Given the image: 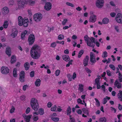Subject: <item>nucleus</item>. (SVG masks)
Masks as SVG:
<instances>
[{
    "mask_svg": "<svg viewBox=\"0 0 122 122\" xmlns=\"http://www.w3.org/2000/svg\"><path fill=\"white\" fill-rule=\"evenodd\" d=\"M38 48L37 46L34 45L31 48L30 51L31 56L32 58L34 59H37L40 56V51Z\"/></svg>",
    "mask_w": 122,
    "mask_h": 122,
    "instance_id": "1",
    "label": "nucleus"
},
{
    "mask_svg": "<svg viewBox=\"0 0 122 122\" xmlns=\"http://www.w3.org/2000/svg\"><path fill=\"white\" fill-rule=\"evenodd\" d=\"M30 104L32 108L35 111H37L38 110L39 106L37 99L34 98H32L30 101Z\"/></svg>",
    "mask_w": 122,
    "mask_h": 122,
    "instance_id": "2",
    "label": "nucleus"
},
{
    "mask_svg": "<svg viewBox=\"0 0 122 122\" xmlns=\"http://www.w3.org/2000/svg\"><path fill=\"white\" fill-rule=\"evenodd\" d=\"M90 61L91 62V65H94L96 62V59L95 55L93 52H90Z\"/></svg>",
    "mask_w": 122,
    "mask_h": 122,
    "instance_id": "3",
    "label": "nucleus"
},
{
    "mask_svg": "<svg viewBox=\"0 0 122 122\" xmlns=\"http://www.w3.org/2000/svg\"><path fill=\"white\" fill-rule=\"evenodd\" d=\"M35 40V37L33 34H30L29 36L28 39L30 45H32L34 43Z\"/></svg>",
    "mask_w": 122,
    "mask_h": 122,
    "instance_id": "4",
    "label": "nucleus"
},
{
    "mask_svg": "<svg viewBox=\"0 0 122 122\" xmlns=\"http://www.w3.org/2000/svg\"><path fill=\"white\" fill-rule=\"evenodd\" d=\"M86 43L88 46L92 47L94 48L95 45L93 44V43H95V39L93 37H91V39H89Z\"/></svg>",
    "mask_w": 122,
    "mask_h": 122,
    "instance_id": "5",
    "label": "nucleus"
},
{
    "mask_svg": "<svg viewBox=\"0 0 122 122\" xmlns=\"http://www.w3.org/2000/svg\"><path fill=\"white\" fill-rule=\"evenodd\" d=\"M40 14H35L33 16V19L36 21L38 22L40 21L42 18V14L40 13Z\"/></svg>",
    "mask_w": 122,
    "mask_h": 122,
    "instance_id": "6",
    "label": "nucleus"
},
{
    "mask_svg": "<svg viewBox=\"0 0 122 122\" xmlns=\"http://www.w3.org/2000/svg\"><path fill=\"white\" fill-rule=\"evenodd\" d=\"M115 19L117 23L122 24V14L121 13L118 14L115 17Z\"/></svg>",
    "mask_w": 122,
    "mask_h": 122,
    "instance_id": "7",
    "label": "nucleus"
},
{
    "mask_svg": "<svg viewBox=\"0 0 122 122\" xmlns=\"http://www.w3.org/2000/svg\"><path fill=\"white\" fill-rule=\"evenodd\" d=\"M1 71L3 74H6L9 72V70L7 67L3 66L1 68Z\"/></svg>",
    "mask_w": 122,
    "mask_h": 122,
    "instance_id": "8",
    "label": "nucleus"
},
{
    "mask_svg": "<svg viewBox=\"0 0 122 122\" xmlns=\"http://www.w3.org/2000/svg\"><path fill=\"white\" fill-rule=\"evenodd\" d=\"M103 0H97L96 3L97 7L99 8H102L103 5Z\"/></svg>",
    "mask_w": 122,
    "mask_h": 122,
    "instance_id": "9",
    "label": "nucleus"
},
{
    "mask_svg": "<svg viewBox=\"0 0 122 122\" xmlns=\"http://www.w3.org/2000/svg\"><path fill=\"white\" fill-rule=\"evenodd\" d=\"M19 75V79L20 81L22 82H24L25 81V72L24 71H21L20 72Z\"/></svg>",
    "mask_w": 122,
    "mask_h": 122,
    "instance_id": "10",
    "label": "nucleus"
},
{
    "mask_svg": "<svg viewBox=\"0 0 122 122\" xmlns=\"http://www.w3.org/2000/svg\"><path fill=\"white\" fill-rule=\"evenodd\" d=\"M18 2L19 6L21 8H23L25 4L27 3V1L25 0H18Z\"/></svg>",
    "mask_w": 122,
    "mask_h": 122,
    "instance_id": "11",
    "label": "nucleus"
},
{
    "mask_svg": "<svg viewBox=\"0 0 122 122\" xmlns=\"http://www.w3.org/2000/svg\"><path fill=\"white\" fill-rule=\"evenodd\" d=\"M52 5L50 2L46 3L44 7V9L46 10H49L51 8Z\"/></svg>",
    "mask_w": 122,
    "mask_h": 122,
    "instance_id": "12",
    "label": "nucleus"
},
{
    "mask_svg": "<svg viewBox=\"0 0 122 122\" xmlns=\"http://www.w3.org/2000/svg\"><path fill=\"white\" fill-rule=\"evenodd\" d=\"M89 59V56L87 55H86L84 58L83 61V65L84 66H86L87 65Z\"/></svg>",
    "mask_w": 122,
    "mask_h": 122,
    "instance_id": "13",
    "label": "nucleus"
},
{
    "mask_svg": "<svg viewBox=\"0 0 122 122\" xmlns=\"http://www.w3.org/2000/svg\"><path fill=\"white\" fill-rule=\"evenodd\" d=\"M28 21L27 18L26 19L25 18H24L22 20V21L21 23L22 24V26L23 25V26L25 27H27L28 26Z\"/></svg>",
    "mask_w": 122,
    "mask_h": 122,
    "instance_id": "14",
    "label": "nucleus"
},
{
    "mask_svg": "<svg viewBox=\"0 0 122 122\" xmlns=\"http://www.w3.org/2000/svg\"><path fill=\"white\" fill-rule=\"evenodd\" d=\"M115 87H116L118 89H120L122 88V84L119 82L117 80L115 81L114 83Z\"/></svg>",
    "mask_w": 122,
    "mask_h": 122,
    "instance_id": "15",
    "label": "nucleus"
},
{
    "mask_svg": "<svg viewBox=\"0 0 122 122\" xmlns=\"http://www.w3.org/2000/svg\"><path fill=\"white\" fill-rule=\"evenodd\" d=\"M96 16L94 15H93L90 16L89 21L90 22H94L96 21Z\"/></svg>",
    "mask_w": 122,
    "mask_h": 122,
    "instance_id": "16",
    "label": "nucleus"
},
{
    "mask_svg": "<svg viewBox=\"0 0 122 122\" xmlns=\"http://www.w3.org/2000/svg\"><path fill=\"white\" fill-rule=\"evenodd\" d=\"M23 117L24 118L26 122H29L30 121V119L31 118L32 115H30L28 116H25L23 115Z\"/></svg>",
    "mask_w": 122,
    "mask_h": 122,
    "instance_id": "17",
    "label": "nucleus"
},
{
    "mask_svg": "<svg viewBox=\"0 0 122 122\" xmlns=\"http://www.w3.org/2000/svg\"><path fill=\"white\" fill-rule=\"evenodd\" d=\"M62 59L65 61L68 62L70 60V58L68 55H64L62 56Z\"/></svg>",
    "mask_w": 122,
    "mask_h": 122,
    "instance_id": "18",
    "label": "nucleus"
},
{
    "mask_svg": "<svg viewBox=\"0 0 122 122\" xmlns=\"http://www.w3.org/2000/svg\"><path fill=\"white\" fill-rule=\"evenodd\" d=\"M2 10L3 11V14L4 15H5L8 13L9 11L8 8L6 7H5L2 9Z\"/></svg>",
    "mask_w": 122,
    "mask_h": 122,
    "instance_id": "19",
    "label": "nucleus"
},
{
    "mask_svg": "<svg viewBox=\"0 0 122 122\" xmlns=\"http://www.w3.org/2000/svg\"><path fill=\"white\" fill-rule=\"evenodd\" d=\"M109 22V20L107 17L104 18L102 20V23L104 24H107Z\"/></svg>",
    "mask_w": 122,
    "mask_h": 122,
    "instance_id": "20",
    "label": "nucleus"
},
{
    "mask_svg": "<svg viewBox=\"0 0 122 122\" xmlns=\"http://www.w3.org/2000/svg\"><path fill=\"white\" fill-rule=\"evenodd\" d=\"M41 80L40 79H37L35 82V85L36 87L39 86L41 84Z\"/></svg>",
    "mask_w": 122,
    "mask_h": 122,
    "instance_id": "21",
    "label": "nucleus"
},
{
    "mask_svg": "<svg viewBox=\"0 0 122 122\" xmlns=\"http://www.w3.org/2000/svg\"><path fill=\"white\" fill-rule=\"evenodd\" d=\"M6 53L9 56H10L11 55V49L10 47H7L6 48Z\"/></svg>",
    "mask_w": 122,
    "mask_h": 122,
    "instance_id": "22",
    "label": "nucleus"
},
{
    "mask_svg": "<svg viewBox=\"0 0 122 122\" xmlns=\"http://www.w3.org/2000/svg\"><path fill=\"white\" fill-rule=\"evenodd\" d=\"M110 97L106 96L105 97L103 98V101L102 102V104H105L107 102V100H110Z\"/></svg>",
    "mask_w": 122,
    "mask_h": 122,
    "instance_id": "23",
    "label": "nucleus"
},
{
    "mask_svg": "<svg viewBox=\"0 0 122 122\" xmlns=\"http://www.w3.org/2000/svg\"><path fill=\"white\" fill-rule=\"evenodd\" d=\"M119 93H118V98L120 101L122 102V91H120Z\"/></svg>",
    "mask_w": 122,
    "mask_h": 122,
    "instance_id": "24",
    "label": "nucleus"
},
{
    "mask_svg": "<svg viewBox=\"0 0 122 122\" xmlns=\"http://www.w3.org/2000/svg\"><path fill=\"white\" fill-rule=\"evenodd\" d=\"M17 30H15V31L12 32L11 35L13 38H14L17 36Z\"/></svg>",
    "mask_w": 122,
    "mask_h": 122,
    "instance_id": "25",
    "label": "nucleus"
},
{
    "mask_svg": "<svg viewBox=\"0 0 122 122\" xmlns=\"http://www.w3.org/2000/svg\"><path fill=\"white\" fill-rule=\"evenodd\" d=\"M16 61V56L15 55H13L11 57V63H15Z\"/></svg>",
    "mask_w": 122,
    "mask_h": 122,
    "instance_id": "26",
    "label": "nucleus"
},
{
    "mask_svg": "<svg viewBox=\"0 0 122 122\" xmlns=\"http://www.w3.org/2000/svg\"><path fill=\"white\" fill-rule=\"evenodd\" d=\"M18 19L19 25L20 26H22V24H21V23L23 20L22 17L21 16H19L18 18Z\"/></svg>",
    "mask_w": 122,
    "mask_h": 122,
    "instance_id": "27",
    "label": "nucleus"
},
{
    "mask_svg": "<svg viewBox=\"0 0 122 122\" xmlns=\"http://www.w3.org/2000/svg\"><path fill=\"white\" fill-rule=\"evenodd\" d=\"M24 67L25 70H28L29 69L30 66L28 62H26L24 64Z\"/></svg>",
    "mask_w": 122,
    "mask_h": 122,
    "instance_id": "28",
    "label": "nucleus"
},
{
    "mask_svg": "<svg viewBox=\"0 0 122 122\" xmlns=\"http://www.w3.org/2000/svg\"><path fill=\"white\" fill-rule=\"evenodd\" d=\"M100 81H95L94 85H97V89H100L101 87Z\"/></svg>",
    "mask_w": 122,
    "mask_h": 122,
    "instance_id": "29",
    "label": "nucleus"
},
{
    "mask_svg": "<svg viewBox=\"0 0 122 122\" xmlns=\"http://www.w3.org/2000/svg\"><path fill=\"white\" fill-rule=\"evenodd\" d=\"M27 31L26 30H25L21 34V38L22 39H23L25 37V35L27 33Z\"/></svg>",
    "mask_w": 122,
    "mask_h": 122,
    "instance_id": "30",
    "label": "nucleus"
},
{
    "mask_svg": "<svg viewBox=\"0 0 122 122\" xmlns=\"http://www.w3.org/2000/svg\"><path fill=\"white\" fill-rule=\"evenodd\" d=\"M84 53V51L83 50H80L78 54V58H81Z\"/></svg>",
    "mask_w": 122,
    "mask_h": 122,
    "instance_id": "31",
    "label": "nucleus"
},
{
    "mask_svg": "<svg viewBox=\"0 0 122 122\" xmlns=\"http://www.w3.org/2000/svg\"><path fill=\"white\" fill-rule=\"evenodd\" d=\"M38 112L39 114L41 115H43L44 113V109L42 108H40L38 111Z\"/></svg>",
    "mask_w": 122,
    "mask_h": 122,
    "instance_id": "32",
    "label": "nucleus"
},
{
    "mask_svg": "<svg viewBox=\"0 0 122 122\" xmlns=\"http://www.w3.org/2000/svg\"><path fill=\"white\" fill-rule=\"evenodd\" d=\"M67 112V115L68 116L70 115V114L71 112V107L70 106H68V107Z\"/></svg>",
    "mask_w": 122,
    "mask_h": 122,
    "instance_id": "33",
    "label": "nucleus"
},
{
    "mask_svg": "<svg viewBox=\"0 0 122 122\" xmlns=\"http://www.w3.org/2000/svg\"><path fill=\"white\" fill-rule=\"evenodd\" d=\"M8 21L7 20L5 21L3 25L4 28L5 29L7 28L8 26Z\"/></svg>",
    "mask_w": 122,
    "mask_h": 122,
    "instance_id": "34",
    "label": "nucleus"
},
{
    "mask_svg": "<svg viewBox=\"0 0 122 122\" xmlns=\"http://www.w3.org/2000/svg\"><path fill=\"white\" fill-rule=\"evenodd\" d=\"M79 90L81 92H82L83 91V85L81 84H80L79 85Z\"/></svg>",
    "mask_w": 122,
    "mask_h": 122,
    "instance_id": "35",
    "label": "nucleus"
},
{
    "mask_svg": "<svg viewBox=\"0 0 122 122\" xmlns=\"http://www.w3.org/2000/svg\"><path fill=\"white\" fill-rule=\"evenodd\" d=\"M82 110L83 113L85 114H86L87 115H88L89 113L88 110L85 108H84L82 109Z\"/></svg>",
    "mask_w": 122,
    "mask_h": 122,
    "instance_id": "36",
    "label": "nucleus"
},
{
    "mask_svg": "<svg viewBox=\"0 0 122 122\" xmlns=\"http://www.w3.org/2000/svg\"><path fill=\"white\" fill-rule=\"evenodd\" d=\"M118 78L119 81L121 82H122V75L120 72L118 73Z\"/></svg>",
    "mask_w": 122,
    "mask_h": 122,
    "instance_id": "37",
    "label": "nucleus"
},
{
    "mask_svg": "<svg viewBox=\"0 0 122 122\" xmlns=\"http://www.w3.org/2000/svg\"><path fill=\"white\" fill-rule=\"evenodd\" d=\"M99 120L100 122H106L107 120L106 118L104 117L100 118Z\"/></svg>",
    "mask_w": 122,
    "mask_h": 122,
    "instance_id": "38",
    "label": "nucleus"
},
{
    "mask_svg": "<svg viewBox=\"0 0 122 122\" xmlns=\"http://www.w3.org/2000/svg\"><path fill=\"white\" fill-rule=\"evenodd\" d=\"M96 102V105L97 107H99L100 106V102L99 100L96 98L94 99Z\"/></svg>",
    "mask_w": 122,
    "mask_h": 122,
    "instance_id": "39",
    "label": "nucleus"
},
{
    "mask_svg": "<svg viewBox=\"0 0 122 122\" xmlns=\"http://www.w3.org/2000/svg\"><path fill=\"white\" fill-rule=\"evenodd\" d=\"M13 75L15 77H17V70L15 69H14L13 71Z\"/></svg>",
    "mask_w": 122,
    "mask_h": 122,
    "instance_id": "40",
    "label": "nucleus"
},
{
    "mask_svg": "<svg viewBox=\"0 0 122 122\" xmlns=\"http://www.w3.org/2000/svg\"><path fill=\"white\" fill-rule=\"evenodd\" d=\"M51 120L54 122H57L59 120V118L58 117H52Z\"/></svg>",
    "mask_w": 122,
    "mask_h": 122,
    "instance_id": "41",
    "label": "nucleus"
},
{
    "mask_svg": "<svg viewBox=\"0 0 122 122\" xmlns=\"http://www.w3.org/2000/svg\"><path fill=\"white\" fill-rule=\"evenodd\" d=\"M27 2L31 5H33L35 4V2L34 1L32 0H28Z\"/></svg>",
    "mask_w": 122,
    "mask_h": 122,
    "instance_id": "42",
    "label": "nucleus"
},
{
    "mask_svg": "<svg viewBox=\"0 0 122 122\" xmlns=\"http://www.w3.org/2000/svg\"><path fill=\"white\" fill-rule=\"evenodd\" d=\"M84 38L85 40V41L86 42L88 41L89 39H91V38H89L87 35L85 36H84Z\"/></svg>",
    "mask_w": 122,
    "mask_h": 122,
    "instance_id": "43",
    "label": "nucleus"
},
{
    "mask_svg": "<svg viewBox=\"0 0 122 122\" xmlns=\"http://www.w3.org/2000/svg\"><path fill=\"white\" fill-rule=\"evenodd\" d=\"M107 56V53L106 51L104 52L102 54V58H105Z\"/></svg>",
    "mask_w": 122,
    "mask_h": 122,
    "instance_id": "44",
    "label": "nucleus"
},
{
    "mask_svg": "<svg viewBox=\"0 0 122 122\" xmlns=\"http://www.w3.org/2000/svg\"><path fill=\"white\" fill-rule=\"evenodd\" d=\"M64 38V36L63 35H59L58 37V39L59 40H61Z\"/></svg>",
    "mask_w": 122,
    "mask_h": 122,
    "instance_id": "45",
    "label": "nucleus"
},
{
    "mask_svg": "<svg viewBox=\"0 0 122 122\" xmlns=\"http://www.w3.org/2000/svg\"><path fill=\"white\" fill-rule=\"evenodd\" d=\"M67 76L68 79L69 81H72V78L71 75L69 74L67 75Z\"/></svg>",
    "mask_w": 122,
    "mask_h": 122,
    "instance_id": "46",
    "label": "nucleus"
},
{
    "mask_svg": "<svg viewBox=\"0 0 122 122\" xmlns=\"http://www.w3.org/2000/svg\"><path fill=\"white\" fill-rule=\"evenodd\" d=\"M56 42H53L52 43L51 45V47L53 48L55 47L56 46Z\"/></svg>",
    "mask_w": 122,
    "mask_h": 122,
    "instance_id": "47",
    "label": "nucleus"
},
{
    "mask_svg": "<svg viewBox=\"0 0 122 122\" xmlns=\"http://www.w3.org/2000/svg\"><path fill=\"white\" fill-rule=\"evenodd\" d=\"M71 116H70V120L69 121V122H76L74 118L73 117H71Z\"/></svg>",
    "mask_w": 122,
    "mask_h": 122,
    "instance_id": "48",
    "label": "nucleus"
},
{
    "mask_svg": "<svg viewBox=\"0 0 122 122\" xmlns=\"http://www.w3.org/2000/svg\"><path fill=\"white\" fill-rule=\"evenodd\" d=\"M60 73V71L59 70H57L55 72V74L56 76H58Z\"/></svg>",
    "mask_w": 122,
    "mask_h": 122,
    "instance_id": "49",
    "label": "nucleus"
},
{
    "mask_svg": "<svg viewBox=\"0 0 122 122\" xmlns=\"http://www.w3.org/2000/svg\"><path fill=\"white\" fill-rule=\"evenodd\" d=\"M109 67L111 69L113 70H115V67L114 66L113 64H110L109 65Z\"/></svg>",
    "mask_w": 122,
    "mask_h": 122,
    "instance_id": "50",
    "label": "nucleus"
},
{
    "mask_svg": "<svg viewBox=\"0 0 122 122\" xmlns=\"http://www.w3.org/2000/svg\"><path fill=\"white\" fill-rule=\"evenodd\" d=\"M107 75L109 76H112V73L109 70H107L106 71Z\"/></svg>",
    "mask_w": 122,
    "mask_h": 122,
    "instance_id": "51",
    "label": "nucleus"
},
{
    "mask_svg": "<svg viewBox=\"0 0 122 122\" xmlns=\"http://www.w3.org/2000/svg\"><path fill=\"white\" fill-rule=\"evenodd\" d=\"M56 105H55L51 107V110L52 111H55L56 110Z\"/></svg>",
    "mask_w": 122,
    "mask_h": 122,
    "instance_id": "52",
    "label": "nucleus"
},
{
    "mask_svg": "<svg viewBox=\"0 0 122 122\" xmlns=\"http://www.w3.org/2000/svg\"><path fill=\"white\" fill-rule=\"evenodd\" d=\"M77 101L78 104H80L82 105L84 104L82 103V101L80 98L77 99Z\"/></svg>",
    "mask_w": 122,
    "mask_h": 122,
    "instance_id": "53",
    "label": "nucleus"
},
{
    "mask_svg": "<svg viewBox=\"0 0 122 122\" xmlns=\"http://www.w3.org/2000/svg\"><path fill=\"white\" fill-rule=\"evenodd\" d=\"M86 72L88 74H90L91 72V71L87 67H86L85 68Z\"/></svg>",
    "mask_w": 122,
    "mask_h": 122,
    "instance_id": "54",
    "label": "nucleus"
},
{
    "mask_svg": "<svg viewBox=\"0 0 122 122\" xmlns=\"http://www.w3.org/2000/svg\"><path fill=\"white\" fill-rule=\"evenodd\" d=\"M66 4L67 5L71 6L72 7H74V5L73 4L69 2H66Z\"/></svg>",
    "mask_w": 122,
    "mask_h": 122,
    "instance_id": "55",
    "label": "nucleus"
},
{
    "mask_svg": "<svg viewBox=\"0 0 122 122\" xmlns=\"http://www.w3.org/2000/svg\"><path fill=\"white\" fill-rule=\"evenodd\" d=\"M38 116H33V119L34 121H36L38 120Z\"/></svg>",
    "mask_w": 122,
    "mask_h": 122,
    "instance_id": "56",
    "label": "nucleus"
},
{
    "mask_svg": "<svg viewBox=\"0 0 122 122\" xmlns=\"http://www.w3.org/2000/svg\"><path fill=\"white\" fill-rule=\"evenodd\" d=\"M97 77L95 79V81H100L99 80L101 78L100 76L99 75H98L97 76Z\"/></svg>",
    "mask_w": 122,
    "mask_h": 122,
    "instance_id": "57",
    "label": "nucleus"
},
{
    "mask_svg": "<svg viewBox=\"0 0 122 122\" xmlns=\"http://www.w3.org/2000/svg\"><path fill=\"white\" fill-rule=\"evenodd\" d=\"M35 72L34 71H32L30 73V75L31 77H33L34 76Z\"/></svg>",
    "mask_w": 122,
    "mask_h": 122,
    "instance_id": "58",
    "label": "nucleus"
},
{
    "mask_svg": "<svg viewBox=\"0 0 122 122\" xmlns=\"http://www.w3.org/2000/svg\"><path fill=\"white\" fill-rule=\"evenodd\" d=\"M67 21V20L66 19H64L62 22V24L63 25H65Z\"/></svg>",
    "mask_w": 122,
    "mask_h": 122,
    "instance_id": "59",
    "label": "nucleus"
},
{
    "mask_svg": "<svg viewBox=\"0 0 122 122\" xmlns=\"http://www.w3.org/2000/svg\"><path fill=\"white\" fill-rule=\"evenodd\" d=\"M102 88V90L104 92H106L105 87V86L104 85H102L101 86Z\"/></svg>",
    "mask_w": 122,
    "mask_h": 122,
    "instance_id": "60",
    "label": "nucleus"
},
{
    "mask_svg": "<svg viewBox=\"0 0 122 122\" xmlns=\"http://www.w3.org/2000/svg\"><path fill=\"white\" fill-rule=\"evenodd\" d=\"M56 43L58 44H61L62 45L64 44V41H56Z\"/></svg>",
    "mask_w": 122,
    "mask_h": 122,
    "instance_id": "61",
    "label": "nucleus"
},
{
    "mask_svg": "<svg viewBox=\"0 0 122 122\" xmlns=\"http://www.w3.org/2000/svg\"><path fill=\"white\" fill-rule=\"evenodd\" d=\"M110 15L112 17H113L115 16L116 14L114 12H112L110 14Z\"/></svg>",
    "mask_w": 122,
    "mask_h": 122,
    "instance_id": "62",
    "label": "nucleus"
},
{
    "mask_svg": "<svg viewBox=\"0 0 122 122\" xmlns=\"http://www.w3.org/2000/svg\"><path fill=\"white\" fill-rule=\"evenodd\" d=\"M28 87V86L27 85H24L23 86V90L24 91H25L26 88Z\"/></svg>",
    "mask_w": 122,
    "mask_h": 122,
    "instance_id": "63",
    "label": "nucleus"
},
{
    "mask_svg": "<svg viewBox=\"0 0 122 122\" xmlns=\"http://www.w3.org/2000/svg\"><path fill=\"white\" fill-rule=\"evenodd\" d=\"M52 105V104L50 102H48L47 104V106L49 108L51 107V106Z\"/></svg>",
    "mask_w": 122,
    "mask_h": 122,
    "instance_id": "64",
    "label": "nucleus"
}]
</instances>
